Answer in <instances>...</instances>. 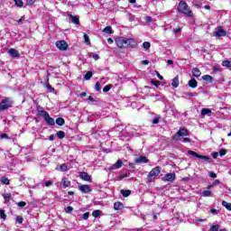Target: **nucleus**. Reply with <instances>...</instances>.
I'll return each mask as SVG.
<instances>
[{
    "label": "nucleus",
    "mask_w": 231,
    "mask_h": 231,
    "mask_svg": "<svg viewBox=\"0 0 231 231\" xmlns=\"http://www.w3.org/2000/svg\"><path fill=\"white\" fill-rule=\"evenodd\" d=\"M118 178H119L120 180H124V178H127V173L119 175Z\"/></svg>",
    "instance_id": "obj_59"
},
{
    "label": "nucleus",
    "mask_w": 231,
    "mask_h": 231,
    "mask_svg": "<svg viewBox=\"0 0 231 231\" xmlns=\"http://www.w3.org/2000/svg\"><path fill=\"white\" fill-rule=\"evenodd\" d=\"M14 106V100L11 97H5L0 102V111H6Z\"/></svg>",
    "instance_id": "obj_4"
},
{
    "label": "nucleus",
    "mask_w": 231,
    "mask_h": 231,
    "mask_svg": "<svg viewBox=\"0 0 231 231\" xmlns=\"http://www.w3.org/2000/svg\"><path fill=\"white\" fill-rule=\"evenodd\" d=\"M0 217L4 219V221L6 219V214H5V210L0 209Z\"/></svg>",
    "instance_id": "obj_43"
},
{
    "label": "nucleus",
    "mask_w": 231,
    "mask_h": 231,
    "mask_svg": "<svg viewBox=\"0 0 231 231\" xmlns=\"http://www.w3.org/2000/svg\"><path fill=\"white\" fill-rule=\"evenodd\" d=\"M56 136H58L60 140H62L63 138H65L66 133H64V131H59L57 132Z\"/></svg>",
    "instance_id": "obj_27"
},
{
    "label": "nucleus",
    "mask_w": 231,
    "mask_h": 231,
    "mask_svg": "<svg viewBox=\"0 0 231 231\" xmlns=\"http://www.w3.org/2000/svg\"><path fill=\"white\" fill-rule=\"evenodd\" d=\"M51 185H53V181L51 180H48L44 183V187H51Z\"/></svg>",
    "instance_id": "obj_49"
},
{
    "label": "nucleus",
    "mask_w": 231,
    "mask_h": 231,
    "mask_svg": "<svg viewBox=\"0 0 231 231\" xmlns=\"http://www.w3.org/2000/svg\"><path fill=\"white\" fill-rule=\"evenodd\" d=\"M181 32V28L173 29V33H180Z\"/></svg>",
    "instance_id": "obj_58"
},
{
    "label": "nucleus",
    "mask_w": 231,
    "mask_h": 231,
    "mask_svg": "<svg viewBox=\"0 0 231 231\" xmlns=\"http://www.w3.org/2000/svg\"><path fill=\"white\" fill-rule=\"evenodd\" d=\"M9 55H11L13 57V59L21 57V54L19 53V51L15 50V49H10L8 51Z\"/></svg>",
    "instance_id": "obj_12"
},
{
    "label": "nucleus",
    "mask_w": 231,
    "mask_h": 231,
    "mask_svg": "<svg viewBox=\"0 0 231 231\" xmlns=\"http://www.w3.org/2000/svg\"><path fill=\"white\" fill-rule=\"evenodd\" d=\"M104 33H108L111 34L113 33V28L111 26H106L104 30H103Z\"/></svg>",
    "instance_id": "obj_29"
},
{
    "label": "nucleus",
    "mask_w": 231,
    "mask_h": 231,
    "mask_svg": "<svg viewBox=\"0 0 231 231\" xmlns=\"http://www.w3.org/2000/svg\"><path fill=\"white\" fill-rule=\"evenodd\" d=\"M201 196H203V198H210V196H212V191L209 189L204 190L201 192Z\"/></svg>",
    "instance_id": "obj_24"
},
{
    "label": "nucleus",
    "mask_w": 231,
    "mask_h": 231,
    "mask_svg": "<svg viewBox=\"0 0 231 231\" xmlns=\"http://www.w3.org/2000/svg\"><path fill=\"white\" fill-rule=\"evenodd\" d=\"M121 194H122L123 198H129V196H131V190L121 189Z\"/></svg>",
    "instance_id": "obj_22"
},
{
    "label": "nucleus",
    "mask_w": 231,
    "mask_h": 231,
    "mask_svg": "<svg viewBox=\"0 0 231 231\" xmlns=\"http://www.w3.org/2000/svg\"><path fill=\"white\" fill-rule=\"evenodd\" d=\"M145 21H146V23H151L152 21V17L146 16Z\"/></svg>",
    "instance_id": "obj_61"
},
{
    "label": "nucleus",
    "mask_w": 231,
    "mask_h": 231,
    "mask_svg": "<svg viewBox=\"0 0 231 231\" xmlns=\"http://www.w3.org/2000/svg\"><path fill=\"white\" fill-rule=\"evenodd\" d=\"M209 177L210 178H217V174H216V172H214V171H210L209 172Z\"/></svg>",
    "instance_id": "obj_54"
},
{
    "label": "nucleus",
    "mask_w": 231,
    "mask_h": 231,
    "mask_svg": "<svg viewBox=\"0 0 231 231\" xmlns=\"http://www.w3.org/2000/svg\"><path fill=\"white\" fill-rule=\"evenodd\" d=\"M50 114L46 110H43V112H40L39 114H37V116H42L45 119Z\"/></svg>",
    "instance_id": "obj_28"
},
{
    "label": "nucleus",
    "mask_w": 231,
    "mask_h": 231,
    "mask_svg": "<svg viewBox=\"0 0 231 231\" xmlns=\"http://www.w3.org/2000/svg\"><path fill=\"white\" fill-rule=\"evenodd\" d=\"M45 87L47 88L48 91H50V93H53V91H55V88H53L50 83H47Z\"/></svg>",
    "instance_id": "obj_42"
},
{
    "label": "nucleus",
    "mask_w": 231,
    "mask_h": 231,
    "mask_svg": "<svg viewBox=\"0 0 231 231\" xmlns=\"http://www.w3.org/2000/svg\"><path fill=\"white\" fill-rule=\"evenodd\" d=\"M217 156H219V152H216L212 153V157L216 160V158H217Z\"/></svg>",
    "instance_id": "obj_62"
},
{
    "label": "nucleus",
    "mask_w": 231,
    "mask_h": 231,
    "mask_svg": "<svg viewBox=\"0 0 231 231\" xmlns=\"http://www.w3.org/2000/svg\"><path fill=\"white\" fill-rule=\"evenodd\" d=\"M36 0H26L27 5H29V6H32V5H33V3H35Z\"/></svg>",
    "instance_id": "obj_56"
},
{
    "label": "nucleus",
    "mask_w": 231,
    "mask_h": 231,
    "mask_svg": "<svg viewBox=\"0 0 231 231\" xmlns=\"http://www.w3.org/2000/svg\"><path fill=\"white\" fill-rule=\"evenodd\" d=\"M116 44L118 48H134L136 46V42L134 39H129L125 37L116 38Z\"/></svg>",
    "instance_id": "obj_1"
},
{
    "label": "nucleus",
    "mask_w": 231,
    "mask_h": 231,
    "mask_svg": "<svg viewBox=\"0 0 231 231\" xmlns=\"http://www.w3.org/2000/svg\"><path fill=\"white\" fill-rule=\"evenodd\" d=\"M3 198L5 199V201H10V199L12 198V194L5 193V194H3Z\"/></svg>",
    "instance_id": "obj_36"
},
{
    "label": "nucleus",
    "mask_w": 231,
    "mask_h": 231,
    "mask_svg": "<svg viewBox=\"0 0 231 231\" xmlns=\"http://www.w3.org/2000/svg\"><path fill=\"white\" fill-rule=\"evenodd\" d=\"M69 19H71L73 24H80V20L78 16H73L72 14H70Z\"/></svg>",
    "instance_id": "obj_20"
},
{
    "label": "nucleus",
    "mask_w": 231,
    "mask_h": 231,
    "mask_svg": "<svg viewBox=\"0 0 231 231\" xmlns=\"http://www.w3.org/2000/svg\"><path fill=\"white\" fill-rule=\"evenodd\" d=\"M156 75L160 80H163V76L160 75V72L156 71Z\"/></svg>",
    "instance_id": "obj_63"
},
{
    "label": "nucleus",
    "mask_w": 231,
    "mask_h": 231,
    "mask_svg": "<svg viewBox=\"0 0 231 231\" xmlns=\"http://www.w3.org/2000/svg\"><path fill=\"white\" fill-rule=\"evenodd\" d=\"M15 5L19 6V8H23L24 3L23 2V0H16L15 2Z\"/></svg>",
    "instance_id": "obj_39"
},
{
    "label": "nucleus",
    "mask_w": 231,
    "mask_h": 231,
    "mask_svg": "<svg viewBox=\"0 0 231 231\" xmlns=\"http://www.w3.org/2000/svg\"><path fill=\"white\" fill-rule=\"evenodd\" d=\"M202 79L206 80V82H212V76L210 75H204Z\"/></svg>",
    "instance_id": "obj_32"
},
{
    "label": "nucleus",
    "mask_w": 231,
    "mask_h": 231,
    "mask_svg": "<svg viewBox=\"0 0 231 231\" xmlns=\"http://www.w3.org/2000/svg\"><path fill=\"white\" fill-rule=\"evenodd\" d=\"M225 154H226V149H222L219 151V156H225Z\"/></svg>",
    "instance_id": "obj_51"
},
{
    "label": "nucleus",
    "mask_w": 231,
    "mask_h": 231,
    "mask_svg": "<svg viewBox=\"0 0 231 231\" xmlns=\"http://www.w3.org/2000/svg\"><path fill=\"white\" fill-rule=\"evenodd\" d=\"M152 84L153 86H155L156 88H158L160 86V81H158V80H152Z\"/></svg>",
    "instance_id": "obj_52"
},
{
    "label": "nucleus",
    "mask_w": 231,
    "mask_h": 231,
    "mask_svg": "<svg viewBox=\"0 0 231 231\" xmlns=\"http://www.w3.org/2000/svg\"><path fill=\"white\" fill-rule=\"evenodd\" d=\"M24 21H26V18H24V16H22L21 19H19L17 21L18 24H23V23H24Z\"/></svg>",
    "instance_id": "obj_50"
},
{
    "label": "nucleus",
    "mask_w": 231,
    "mask_h": 231,
    "mask_svg": "<svg viewBox=\"0 0 231 231\" xmlns=\"http://www.w3.org/2000/svg\"><path fill=\"white\" fill-rule=\"evenodd\" d=\"M208 231H226V228H224V229H219V225H214V226H212L209 229H208Z\"/></svg>",
    "instance_id": "obj_21"
},
{
    "label": "nucleus",
    "mask_w": 231,
    "mask_h": 231,
    "mask_svg": "<svg viewBox=\"0 0 231 231\" xmlns=\"http://www.w3.org/2000/svg\"><path fill=\"white\" fill-rule=\"evenodd\" d=\"M189 88H192L193 89L195 88H198V81L196 80V79H191L189 81Z\"/></svg>",
    "instance_id": "obj_17"
},
{
    "label": "nucleus",
    "mask_w": 231,
    "mask_h": 231,
    "mask_svg": "<svg viewBox=\"0 0 231 231\" xmlns=\"http://www.w3.org/2000/svg\"><path fill=\"white\" fill-rule=\"evenodd\" d=\"M91 57L94 60H98L100 59V56L97 53H92Z\"/></svg>",
    "instance_id": "obj_47"
},
{
    "label": "nucleus",
    "mask_w": 231,
    "mask_h": 231,
    "mask_svg": "<svg viewBox=\"0 0 231 231\" xmlns=\"http://www.w3.org/2000/svg\"><path fill=\"white\" fill-rule=\"evenodd\" d=\"M160 172H162V168L160 166H157L153 168L147 176V183L152 182V180H156V178L160 175Z\"/></svg>",
    "instance_id": "obj_3"
},
{
    "label": "nucleus",
    "mask_w": 231,
    "mask_h": 231,
    "mask_svg": "<svg viewBox=\"0 0 231 231\" xmlns=\"http://www.w3.org/2000/svg\"><path fill=\"white\" fill-rule=\"evenodd\" d=\"M100 214H102V211H100V210H94L92 212L93 217H98L100 216Z\"/></svg>",
    "instance_id": "obj_38"
},
{
    "label": "nucleus",
    "mask_w": 231,
    "mask_h": 231,
    "mask_svg": "<svg viewBox=\"0 0 231 231\" xmlns=\"http://www.w3.org/2000/svg\"><path fill=\"white\" fill-rule=\"evenodd\" d=\"M44 120L45 122H47L49 125H55V119H53V117H51L50 115L47 117H45Z\"/></svg>",
    "instance_id": "obj_15"
},
{
    "label": "nucleus",
    "mask_w": 231,
    "mask_h": 231,
    "mask_svg": "<svg viewBox=\"0 0 231 231\" xmlns=\"http://www.w3.org/2000/svg\"><path fill=\"white\" fill-rule=\"evenodd\" d=\"M59 171H61V172H66V171H68V165L61 164L59 168Z\"/></svg>",
    "instance_id": "obj_37"
},
{
    "label": "nucleus",
    "mask_w": 231,
    "mask_h": 231,
    "mask_svg": "<svg viewBox=\"0 0 231 231\" xmlns=\"http://www.w3.org/2000/svg\"><path fill=\"white\" fill-rule=\"evenodd\" d=\"M219 183H221V181H219V180H216L213 182V186L217 187V185H219Z\"/></svg>",
    "instance_id": "obj_60"
},
{
    "label": "nucleus",
    "mask_w": 231,
    "mask_h": 231,
    "mask_svg": "<svg viewBox=\"0 0 231 231\" xmlns=\"http://www.w3.org/2000/svg\"><path fill=\"white\" fill-rule=\"evenodd\" d=\"M56 124L57 125H64V124H66V121L62 117H58L56 119Z\"/></svg>",
    "instance_id": "obj_26"
},
{
    "label": "nucleus",
    "mask_w": 231,
    "mask_h": 231,
    "mask_svg": "<svg viewBox=\"0 0 231 231\" xmlns=\"http://www.w3.org/2000/svg\"><path fill=\"white\" fill-rule=\"evenodd\" d=\"M23 221H24V218H23L22 216L16 217V223H18L19 225H23Z\"/></svg>",
    "instance_id": "obj_40"
},
{
    "label": "nucleus",
    "mask_w": 231,
    "mask_h": 231,
    "mask_svg": "<svg viewBox=\"0 0 231 231\" xmlns=\"http://www.w3.org/2000/svg\"><path fill=\"white\" fill-rule=\"evenodd\" d=\"M174 180H176V173H167L162 178V181H168V183H172Z\"/></svg>",
    "instance_id": "obj_8"
},
{
    "label": "nucleus",
    "mask_w": 231,
    "mask_h": 231,
    "mask_svg": "<svg viewBox=\"0 0 231 231\" xmlns=\"http://www.w3.org/2000/svg\"><path fill=\"white\" fill-rule=\"evenodd\" d=\"M143 48H144V50H149V48H151V42H144L143 43Z\"/></svg>",
    "instance_id": "obj_41"
},
{
    "label": "nucleus",
    "mask_w": 231,
    "mask_h": 231,
    "mask_svg": "<svg viewBox=\"0 0 231 231\" xmlns=\"http://www.w3.org/2000/svg\"><path fill=\"white\" fill-rule=\"evenodd\" d=\"M65 212L67 214H71V212H73V207L69 206V207L65 208Z\"/></svg>",
    "instance_id": "obj_44"
},
{
    "label": "nucleus",
    "mask_w": 231,
    "mask_h": 231,
    "mask_svg": "<svg viewBox=\"0 0 231 231\" xmlns=\"http://www.w3.org/2000/svg\"><path fill=\"white\" fill-rule=\"evenodd\" d=\"M0 138L8 140V138H10V137L6 134H2L0 135Z\"/></svg>",
    "instance_id": "obj_57"
},
{
    "label": "nucleus",
    "mask_w": 231,
    "mask_h": 231,
    "mask_svg": "<svg viewBox=\"0 0 231 231\" xmlns=\"http://www.w3.org/2000/svg\"><path fill=\"white\" fill-rule=\"evenodd\" d=\"M111 89V85H106L103 88V93H107Z\"/></svg>",
    "instance_id": "obj_46"
},
{
    "label": "nucleus",
    "mask_w": 231,
    "mask_h": 231,
    "mask_svg": "<svg viewBox=\"0 0 231 231\" xmlns=\"http://www.w3.org/2000/svg\"><path fill=\"white\" fill-rule=\"evenodd\" d=\"M222 66H224L225 68H231V61L230 60H224L222 62Z\"/></svg>",
    "instance_id": "obj_35"
},
{
    "label": "nucleus",
    "mask_w": 231,
    "mask_h": 231,
    "mask_svg": "<svg viewBox=\"0 0 231 231\" xmlns=\"http://www.w3.org/2000/svg\"><path fill=\"white\" fill-rule=\"evenodd\" d=\"M18 207H21V208H23V207H26V202H24V201H21V202H18Z\"/></svg>",
    "instance_id": "obj_55"
},
{
    "label": "nucleus",
    "mask_w": 231,
    "mask_h": 231,
    "mask_svg": "<svg viewBox=\"0 0 231 231\" xmlns=\"http://www.w3.org/2000/svg\"><path fill=\"white\" fill-rule=\"evenodd\" d=\"M223 207H225L227 210H231V203H228L226 201H222Z\"/></svg>",
    "instance_id": "obj_31"
},
{
    "label": "nucleus",
    "mask_w": 231,
    "mask_h": 231,
    "mask_svg": "<svg viewBox=\"0 0 231 231\" xmlns=\"http://www.w3.org/2000/svg\"><path fill=\"white\" fill-rule=\"evenodd\" d=\"M213 37H226V31H225L221 26H218L213 32Z\"/></svg>",
    "instance_id": "obj_6"
},
{
    "label": "nucleus",
    "mask_w": 231,
    "mask_h": 231,
    "mask_svg": "<svg viewBox=\"0 0 231 231\" xmlns=\"http://www.w3.org/2000/svg\"><path fill=\"white\" fill-rule=\"evenodd\" d=\"M94 88L96 91H100L102 89V87H100V82H97Z\"/></svg>",
    "instance_id": "obj_45"
},
{
    "label": "nucleus",
    "mask_w": 231,
    "mask_h": 231,
    "mask_svg": "<svg viewBox=\"0 0 231 231\" xmlns=\"http://www.w3.org/2000/svg\"><path fill=\"white\" fill-rule=\"evenodd\" d=\"M212 114V110H210L209 108H203L201 110V116H205L206 115H211Z\"/></svg>",
    "instance_id": "obj_25"
},
{
    "label": "nucleus",
    "mask_w": 231,
    "mask_h": 231,
    "mask_svg": "<svg viewBox=\"0 0 231 231\" xmlns=\"http://www.w3.org/2000/svg\"><path fill=\"white\" fill-rule=\"evenodd\" d=\"M177 11L179 14H183L184 15H187V17H192L194 14H192V10H190V7L185 1H180L177 6Z\"/></svg>",
    "instance_id": "obj_2"
},
{
    "label": "nucleus",
    "mask_w": 231,
    "mask_h": 231,
    "mask_svg": "<svg viewBox=\"0 0 231 231\" xmlns=\"http://www.w3.org/2000/svg\"><path fill=\"white\" fill-rule=\"evenodd\" d=\"M171 86L172 88H178V86H180V77L179 76H176L172 82H171Z\"/></svg>",
    "instance_id": "obj_16"
},
{
    "label": "nucleus",
    "mask_w": 231,
    "mask_h": 231,
    "mask_svg": "<svg viewBox=\"0 0 231 231\" xmlns=\"http://www.w3.org/2000/svg\"><path fill=\"white\" fill-rule=\"evenodd\" d=\"M44 112V108L42 106H37V115H39V113H42Z\"/></svg>",
    "instance_id": "obj_53"
},
{
    "label": "nucleus",
    "mask_w": 231,
    "mask_h": 231,
    "mask_svg": "<svg viewBox=\"0 0 231 231\" xmlns=\"http://www.w3.org/2000/svg\"><path fill=\"white\" fill-rule=\"evenodd\" d=\"M83 219H85V221H88V219H89V212H86L85 214H83Z\"/></svg>",
    "instance_id": "obj_48"
},
{
    "label": "nucleus",
    "mask_w": 231,
    "mask_h": 231,
    "mask_svg": "<svg viewBox=\"0 0 231 231\" xmlns=\"http://www.w3.org/2000/svg\"><path fill=\"white\" fill-rule=\"evenodd\" d=\"M84 41L86 42V44H88V46H89L91 44V41L89 40V36L88 34H84Z\"/></svg>",
    "instance_id": "obj_34"
},
{
    "label": "nucleus",
    "mask_w": 231,
    "mask_h": 231,
    "mask_svg": "<svg viewBox=\"0 0 231 231\" xmlns=\"http://www.w3.org/2000/svg\"><path fill=\"white\" fill-rule=\"evenodd\" d=\"M56 47L58 48V50H60L61 51H66V50H68V42H66V41L64 40L58 41L56 42Z\"/></svg>",
    "instance_id": "obj_7"
},
{
    "label": "nucleus",
    "mask_w": 231,
    "mask_h": 231,
    "mask_svg": "<svg viewBox=\"0 0 231 231\" xmlns=\"http://www.w3.org/2000/svg\"><path fill=\"white\" fill-rule=\"evenodd\" d=\"M176 136H189V132L185 128H180L173 138H176Z\"/></svg>",
    "instance_id": "obj_11"
},
{
    "label": "nucleus",
    "mask_w": 231,
    "mask_h": 231,
    "mask_svg": "<svg viewBox=\"0 0 231 231\" xmlns=\"http://www.w3.org/2000/svg\"><path fill=\"white\" fill-rule=\"evenodd\" d=\"M1 183H3L4 185H10V180H8V178L6 177H3L1 179Z\"/></svg>",
    "instance_id": "obj_30"
},
{
    "label": "nucleus",
    "mask_w": 231,
    "mask_h": 231,
    "mask_svg": "<svg viewBox=\"0 0 231 231\" xmlns=\"http://www.w3.org/2000/svg\"><path fill=\"white\" fill-rule=\"evenodd\" d=\"M160 123V119L158 117L154 118L152 121V124H159Z\"/></svg>",
    "instance_id": "obj_64"
},
{
    "label": "nucleus",
    "mask_w": 231,
    "mask_h": 231,
    "mask_svg": "<svg viewBox=\"0 0 231 231\" xmlns=\"http://www.w3.org/2000/svg\"><path fill=\"white\" fill-rule=\"evenodd\" d=\"M192 75L193 77H201V70H199V69L198 68H194L192 69Z\"/></svg>",
    "instance_id": "obj_19"
},
{
    "label": "nucleus",
    "mask_w": 231,
    "mask_h": 231,
    "mask_svg": "<svg viewBox=\"0 0 231 231\" xmlns=\"http://www.w3.org/2000/svg\"><path fill=\"white\" fill-rule=\"evenodd\" d=\"M188 154L190 156H195V158H199V160H204V162H212V159L210 157L205 156V155H199L198 152L194 151H189Z\"/></svg>",
    "instance_id": "obj_5"
},
{
    "label": "nucleus",
    "mask_w": 231,
    "mask_h": 231,
    "mask_svg": "<svg viewBox=\"0 0 231 231\" xmlns=\"http://www.w3.org/2000/svg\"><path fill=\"white\" fill-rule=\"evenodd\" d=\"M122 165H124V162H122V160H118L115 164H113L111 169H120Z\"/></svg>",
    "instance_id": "obj_18"
},
{
    "label": "nucleus",
    "mask_w": 231,
    "mask_h": 231,
    "mask_svg": "<svg viewBox=\"0 0 231 231\" xmlns=\"http://www.w3.org/2000/svg\"><path fill=\"white\" fill-rule=\"evenodd\" d=\"M135 163H149V159L145 156H141L135 159Z\"/></svg>",
    "instance_id": "obj_13"
},
{
    "label": "nucleus",
    "mask_w": 231,
    "mask_h": 231,
    "mask_svg": "<svg viewBox=\"0 0 231 231\" xmlns=\"http://www.w3.org/2000/svg\"><path fill=\"white\" fill-rule=\"evenodd\" d=\"M79 190H80L81 192H84V194H89L92 189H91V186L88 184H84V185L79 186Z\"/></svg>",
    "instance_id": "obj_10"
},
{
    "label": "nucleus",
    "mask_w": 231,
    "mask_h": 231,
    "mask_svg": "<svg viewBox=\"0 0 231 231\" xmlns=\"http://www.w3.org/2000/svg\"><path fill=\"white\" fill-rule=\"evenodd\" d=\"M93 77V72L88 71L87 74L84 76L85 80H89Z\"/></svg>",
    "instance_id": "obj_33"
},
{
    "label": "nucleus",
    "mask_w": 231,
    "mask_h": 231,
    "mask_svg": "<svg viewBox=\"0 0 231 231\" xmlns=\"http://www.w3.org/2000/svg\"><path fill=\"white\" fill-rule=\"evenodd\" d=\"M62 183H63L64 189H68V187H70L71 185V181L68 180V179L66 178L62 179Z\"/></svg>",
    "instance_id": "obj_23"
},
{
    "label": "nucleus",
    "mask_w": 231,
    "mask_h": 231,
    "mask_svg": "<svg viewBox=\"0 0 231 231\" xmlns=\"http://www.w3.org/2000/svg\"><path fill=\"white\" fill-rule=\"evenodd\" d=\"M114 208H115V210H123V208H124V203H122V202H115L114 203Z\"/></svg>",
    "instance_id": "obj_14"
},
{
    "label": "nucleus",
    "mask_w": 231,
    "mask_h": 231,
    "mask_svg": "<svg viewBox=\"0 0 231 231\" xmlns=\"http://www.w3.org/2000/svg\"><path fill=\"white\" fill-rule=\"evenodd\" d=\"M79 178L83 180V181H88V183H93V179H91V175L88 174L86 171H81L79 173Z\"/></svg>",
    "instance_id": "obj_9"
}]
</instances>
